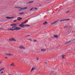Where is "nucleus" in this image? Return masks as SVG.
Listing matches in <instances>:
<instances>
[{"instance_id": "obj_45", "label": "nucleus", "mask_w": 75, "mask_h": 75, "mask_svg": "<svg viewBox=\"0 0 75 75\" xmlns=\"http://www.w3.org/2000/svg\"><path fill=\"white\" fill-rule=\"evenodd\" d=\"M0 30H1V28L0 29Z\"/></svg>"}, {"instance_id": "obj_27", "label": "nucleus", "mask_w": 75, "mask_h": 75, "mask_svg": "<svg viewBox=\"0 0 75 75\" xmlns=\"http://www.w3.org/2000/svg\"><path fill=\"white\" fill-rule=\"evenodd\" d=\"M34 9L36 10H38V8H35Z\"/></svg>"}, {"instance_id": "obj_41", "label": "nucleus", "mask_w": 75, "mask_h": 75, "mask_svg": "<svg viewBox=\"0 0 75 75\" xmlns=\"http://www.w3.org/2000/svg\"><path fill=\"white\" fill-rule=\"evenodd\" d=\"M5 58H6V59H7V57H5Z\"/></svg>"}, {"instance_id": "obj_18", "label": "nucleus", "mask_w": 75, "mask_h": 75, "mask_svg": "<svg viewBox=\"0 0 75 75\" xmlns=\"http://www.w3.org/2000/svg\"><path fill=\"white\" fill-rule=\"evenodd\" d=\"M36 69V68H33L32 70H31V71H33L34 70H35Z\"/></svg>"}, {"instance_id": "obj_47", "label": "nucleus", "mask_w": 75, "mask_h": 75, "mask_svg": "<svg viewBox=\"0 0 75 75\" xmlns=\"http://www.w3.org/2000/svg\"><path fill=\"white\" fill-rule=\"evenodd\" d=\"M72 33H73V31H72Z\"/></svg>"}, {"instance_id": "obj_4", "label": "nucleus", "mask_w": 75, "mask_h": 75, "mask_svg": "<svg viewBox=\"0 0 75 75\" xmlns=\"http://www.w3.org/2000/svg\"><path fill=\"white\" fill-rule=\"evenodd\" d=\"M27 9V7H24V8H21V9H19V10L20 11H22V10H24L25 9Z\"/></svg>"}, {"instance_id": "obj_8", "label": "nucleus", "mask_w": 75, "mask_h": 75, "mask_svg": "<svg viewBox=\"0 0 75 75\" xmlns=\"http://www.w3.org/2000/svg\"><path fill=\"white\" fill-rule=\"evenodd\" d=\"M5 54L6 55H8V56H12L13 55V54H8V53H5Z\"/></svg>"}, {"instance_id": "obj_42", "label": "nucleus", "mask_w": 75, "mask_h": 75, "mask_svg": "<svg viewBox=\"0 0 75 75\" xmlns=\"http://www.w3.org/2000/svg\"><path fill=\"white\" fill-rule=\"evenodd\" d=\"M39 6H41V5H40Z\"/></svg>"}, {"instance_id": "obj_32", "label": "nucleus", "mask_w": 75, "mask_h": 75, "mask_svg": "<svg viewBox=\"0 0 75 75\" xmlns=\"http://www.w3.org/2000/svg\"><path fill=\"white\" fill-rule=\"evenodd\" d=\"M4 69V68H2L1 69V70H3Z\"/></svg>"}, {"instance_id": "obj_12", "label": "nucleus", "mask_w": 75, "mask_h": 75, "mask_svg": "<svg viewBox=\"0 0 75 75\" xmlns=\"http://www.w3.org/2000/svg\"><path fill=\"white\" fill-rule=\"evenodd\" d=\"M10 66H13V67L15 66V65L14 64V63H13L12 64H11Z\"/></svg>"}, {"instance_id": "obj_44", "label": "nucleus", "mask_w": 75, "mask_h": 75, "mask_svg": "<svg viewBox=\"0 0 75 75\" xmlns=\"http://www.w3.org/2000/svg\"><path fill=\"white\" fill-rule=\"evenodd\" d=\"M74 41V40H73L72 41Z\"/></svg>"}, {"instance_id": "obj_9", "label": "nucleus", "mask_w": 75, "mask_h": 75, "mask_svg": "<svg viewBox=\"0 0 75 75\" xmlns=\"http://www.w3.org/2000/svg\"><path fill=\"white\" fill-rule=\"evenodd\" d=\"M15 30H17V29H13L11 28H9V29H8V30H11V31H13Z\"/></svg>"}, {"instance_id": "obj_36", "label": "nucleus", "mask_w": 75, "mask_h": 75, "mask_svg": "<svg viewBox=\"0 0 75 75\" xmlns=\"http://www.w3.org/2000/svg\"><path fill=\"white\" fill-rule=\"evenodd\" d=\"M28 40H30V41H32V39L30 40V39H29Z\"/></svg>"}, {"instance_id": "obj_29", "label": "nucleus", "mask_w": 75, "mask_h": 75, "mask_svg": "<svg viewBox=\"0 0 75 75\" xmlns=\"http://www.w3.org/2000/svg\"><path fill=\"white\" fill-rule=\"evenodd\" d=\"M15 24H16V25H17V24H19V23H16Z\"/></svg>"}, {"instance_id": "obj_46", "label": "nucleus", "mask_w": 75, "mask_h": 75, "mask_svg": "<svg viewBox=\"0 0 75 75\" xmlns=\"http://www.w3.org/2000/svg\"><path fill=\"white\" fill-rule=\"evenodd\" d=\"M60 10V9H59V11Z\"/></svg>"}, {"instance_id": "obj_15", "label": "nucleus", "mask_w": 75, "mask_h": 75, "mask_svg": "<svg viewBox=\"0 0 75 75\" xmlns=\"http://www.w3.org/2000/svg\"><path fill=\"white\" fill-rule=\"evenodd\" d=\"M53 36L55 38H58V35H54Z\"/></svg>"}, {"instance_id": "obj_23", "label": "nucleus", "mask_w": 75, "mask_h": 75, "mask_svg": "<svg viewBox=\"0 0 75 75\" xmlns=\"http://www.w3.org/2000/svg\"><path fill=\"white\" fill-rule=\"evenodd\" d=\"M9 41H13V39L12 38H11L10 39H9Z\"/></svg>"}, {"instance_id": "obj_10", "label": "nucleus", "mask_w": 75, "mask_h": 75, "mask_svg": "<svg viewBox=\"0 0 75 75\" xmlns=\"http://www.w3.org/2000/svg\"><path fill=\"white\" fill-rule=\"evenodd\" d=\"M14 18V17H6V18H7L8 19H10L12 18Z\"/></svg>"}, {"instance_id": "obj_35", "label": "nucleus", "mask_w": 75, "mask_h": 75, "mask_svg": "<svg viewBox=\"0 0 75 75\" xmlns=\"http://www.w3.org/2000/svg\"><path fill=\"white\" fill-rule=\"evenodd\" d=\"M3 73V71H2V72L1 73V74H2Z\"/></svg>"}, {"instance_id": "obj_40", "label": "nucleus", "mask_w": 75, "mask_h": 75, "mask_svg": "<svg viewBox=\"0 0 75 75\" xmlns=\"http://www.w3.org/2000/svg\"><path fill=\"white\" fill-rule=\"evenodd\" d=\"M40 52H38V53H40Z\"/></svg>"}, {"instance_id": "obj_13", "label": "nucleus", "mask_w": 75, "mask_h": 75, "mask_svg": "<svg viewBox=\"0 0 75 75\" xmlns=\"http://www.w3.org/2000/svg\"><path fill=\"white\" fill-rule=\"evenodd\" d=\"M28 21V20H26L25 22H23L22 23H21V24H25Z\"/></svg>"}, {"instance_id": "obj_28", "label": "nucleus", "mask_w": 75, "mask_h": 75, "mask_svg": "<svg viewBox=\"0 0 75 75\" xmlns=\"http://www.w3.org/2000/svg\"><path fill=\"white\" fill-rule=\"evenodd\" d=\"M17 20H15L14 21H13V22H16V21H17Z\"/></svg>"}, {"instance_id": "obj_25", "label": "nucleus", "mask_w": 75, "mask_h": 75, "mask_svg": "<svg viewBox=\"0 0 75 75\" xmlns=\"http://www.w3.org/2000/svg\"><path fill=\"white\" fill-rule=\"evenodd\" d=\"M34 9V8H31L30 10V11H31L33 9Z\"/></svg>"}, {"instance_id": "obj_24", "label": "nucleus", "mask_w": 75, "mask_h": 75, "mask_svg": "<svg viewBox=\"0 0 75 75\" xmlns=\"http://www.w3.org/2000/svg\"><path fill=\"white\" fill-rule=\"evenodd\" d=\"M23 13V12H22V13H19V14H22Z\"/></svg>"}, {"instance_id": "obj_1", "label": "nucleus", "mask_w": 75, "mask_h": 75, "mask_svg": "<svg viewBox=\"0 0 75 75\" xmlns=\"http://www.w3.org/2000/svg\"><path fill=\"white\" fill-rule=\"evenodd\" d=\"M23 24H20L19 25V26H20V27L21 28H24V27H30V25H28V24H27L25 25H23Z\"/></svg>"}, {"instance_id": "obj_43", "label": "nucleus", "mask_w": 75, "mask_h": 75, "mask_svg": "<svg viewBox=\"0 0 75 75\" xmlns=\"http://www.w3.org/2000/svg\"><path fill=\"white\" fill-rule=\"evenodd\" d=\"M45 63L47 64V62H45Z\"/></svg>"}, {"instance_id": "obj_7", "label": "nucleus", "mask_w": 75, "mask_h": 75, "mask_svg": "<svg viewBox=\"0 0 75 75\" xmlns=\"http://www.w3.org/2000/svg\"><path fill=\"white\" fill-rule=\"evenodd\" d=\"M22 19V18H21V17H18V18H17V20L18 21H20Z\"/></svg>"}, {"instance_id": "obj_31", "label": "nucleus", "mask_w": 75, "mask_h": 75, "mask_svg": "<svg viewBox=\"0 0 75 75\" xmlns=\"http://www.w3.org/2000/svg\"><path fill=\"white\" fill-rule=\"evenodd\" d=\"M39 60V58H37V60Z\"/></svg>"}, {"instance_id": "obj_34", "label": "nucleus", "mask_w": 75, "mask_h": 75, "mask_svg": "<svg viewBox=\"0 0 75 75\" xmlns=\"http://www.w3.org/2000/svg\"><path fill=\"white\" fill-rule=\"evenodd\" d=\"M50 72H51V73H53V72H54V71H51Z\"/></svg>"}, {"instance_id": "obj_16", "label": "nucleus", "mask_w": 75, "mask_h": 75, "mask_svg": "<svg viewBox=\"0 0 75 75\" xmlns=\"http://www.w3.org/2000/svg\"><path fill=\"white\" fill-rule=\"evenodd\" d=\"M48 24V23L47 22H45V23H43V25H46L47 24Z\"/></svg>"}, {"instance_id": "obj_21", "label": "nucleus", "mask_w": 75, "mask_h": 75, "mask_svg": "<svg viewBox=\"0 0 75 75\" xmlns=\"http://www.w3.org/2000/svg\"><path fill=\"white\" fill-rule=\"evenodd\" d=\"M12 40L16 41V40H15V39H14V38H12Z\"/></svg>"}, {"instance_id": "obj_17", "label": "nucleus", "mask_w": 75, "mask_h": 75, "mask_svg": "<svg viewBox=\"0 0 75 75\" xmlns=\"http://www.w3.org/2000/svg\"><path fill=\"white\" fill-rule=\"evenodd\" d=\"M46 51V49H41V51L42 52H45Z\"/></svg>"}, {"instance_id": "obj_38", "label": "nucleus", "mask_w": 75, "mask_h": 75, "mask_svg": "<svg viewBox=\"0 0 75 75\" xmlns=\"http://www.w3.org/2000/svg\"><path fill=\"white\" fill-rule=\"evenodd\" d=\"M65 28H67V26H65L64 27Z\"/></svg>"}, {"instance_id": "obj_14", "label": "nucleus", "mask_w": 75, "mask_h": 75, "mask_svg": "<svg viewBox=\"0 0 75 75\" xmlns=\"http://www.w3.org/2000/svg\"><path fill=\"white\" fill-rule=\"evenodd\" d=\"M33 1H30V2H28L27 4H30L32 3H33Z\"/></svg>"}, {"instance_id": "obj_26", "label": "nucleus", "mask_w": 75, "mask_h": 75, "mask_svg": "<svg viewBox=\"0 0 75 75\" xmlns=\"http://www.w3.org/2000/svg\"><path fill=\"white\" fill-rule=\"evenodd\" d=\"M69 12V11H67L66 12V13H68Z\"/></svg>"}, {"instance_id": "obj_22", "label": "nucleus", "mask_w": 75, "mask_h": 75, "mask_svg": "<svg viewBox=\"0 0 75 75\" xmlns=\"http://www.w3.org/2000/svg\"><path fill=\"white\" fill-rule=\"evenodd\" d=\"M62 59H64V55H62Z\"/></svg>"}, {"instance_id": "obj_33", "label": "nucleus", "mask_w": 75, "mask_h": 75, "mask_svg": "<svg viewBox=\"0 0 75 75\" xmlns=\"http://www.w3.org/2000/svg\"><path fill=\"white\" fill-rule=\"evenodd\" d=\"M30 36V35H27L26 37H29V36Z\"/></svg>"}, {"instance_id": "obj_30", "label": "nucleus", "mask_w": 75, "mask_h": 75, "mask_svg": "<svg viewBox=\"0 0 75 75\" xmlns=\"http://www.w3.org/2000/svg\"><path fill=\"white\" fill-rule=\"evenodd\" d=\"M34 42H36L37 40H34Z\"/></svg>"}, {"instance_id": "obj_39", "label": "nucleus", "mask_w": 75, "mask_h": 75, "mask_svg": "<svg viewBox=\"0 0 75 75\" xmlns=\"http://www.w3.org/2000/svg\"><path fill=\"white\" fill-rule=\"evenodd\" d=\"M1 62H0V64H1Z\"/></svg>"}, {"instance_id": "obj_3", "label": "nucleus", "mask_w": 75, "mask_h": 75, "mask_svg": "<svg viewBox=\"0 0 75 75\" xmlns=\"http://www.w3.org/2000/svg\"><path fill=\"white\" fill-rule=\"evenodd\" d=\"M19 48L20 49H23L25 50V47L23 46H20L19 47Z\"/></svg>"}, {"instance_id": "obj_11", "label": "nucleus", "mask_w": 75, "mask_h": 75, "mask_svg": "<svg viewBox=\"0 0 75 75\" xmlns=\"http://www.w3.org/2000/svg\"><path fill=\"white\" fill-rule=\"evenodd\" d=\"M17 26V25L15 23H13L11 25V26Z\"/></svg>"}, {"instance_id": "obj_2", "label": "nucleus", "mask_w": 75, "mask_h": 75, "mask_svg": "<svg viewBox=\"0 0 75 75\" xmlns=\"http://www.w3.org/2000/svg\"><path fill=\"white\" fill-rule=\"evenodd\" d=\"M12 28H15L14 29H16V30H20L21 29V28L17 27L16 26H15L14 27H13Z\"/></svg>"}, {"instance_id": "obj_48", "label": "nucleus", "mask_w": 75, "mask_h": 75, "mask_svg": "<svg viewBox=\"0 0 75 75\" xmlns=\"http://www.w3.org/2000/svg\"><path fill=\"white\" fill-rule=\"evenodd\" d=\"M9 75H11V74H9Z\"/></svg>"}, {"instance_id": "obj_20", "label": "nucleus", "mask_w": 75, "mask_h": 75, "mask_svg": "<svg viewBox=\"0 0 75 75\" xmlns=\"http://www.w3.org/2000/svg\"><path fill=\"white\" fill-rule=\"evenodd\" d=\"M14 8H20V9H21V7H18L16 6H15Z\"/></svg>"}, {"instance_id": "obj_6", "label": "nucleus", "mask_w": 75, "mask_h": 75, "mask_svg": "<svg viewBox=\"0 0 75 75\" xmlns=\"http://www.w3.org/2000/svg\"><path fill=\"white\" fill-rule=\"evenodd\" d=\"M59 21V19H58L57 21H56L54 22L53 23H51V25H53L54 24H55L56 23H57Z\"/></svg>"}, {"instance_id": "obj_37", "label": "nucleus", "mask_w": 75, "mask_h": 75, "mask_svg": "<svg viewBox=\"0 0 75 75\" xmlns=\"http://www.w3.org/2000/svg\"><path fill=\"white\" fill-rule=\"evenodd\" d=\"M2 70H1V69L0 70V72H1Z\"/></svg>"}, {"instance_id": "obj_5", "label": "nucleus", "mask_w": 75, "mask_h": 75, "mask_svg": "<svg viewBox=\"0 0 75 75\" xmlns=\"http://www.w3.org/2000/svg\"><path fill=\"white\" fill-rule=\"evenodd\" d=\"M69 20H70L69 19H63L60 20V22H61L65 21H69Z\"/></svg>"}, {"instance_id": "obj_19", "label": "nucleus", "mask_w": 75, "mask_h": 75, "mask_svg": "<svg viewBox=\"0 0 75 75\" xmlns=\"http://www.w3.org/2000/svg\"><path fill=\"white\" fill-rule=\"evenodd\" d=\"M71 41H69L68 42H67L65 43V44H68V43H70V42H71Z\"/></svg>"}]
</instances>
